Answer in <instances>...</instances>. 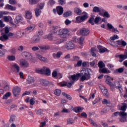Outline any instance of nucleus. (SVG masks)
I'll return each instance as SVG.
<instances>
[{"label":"nucleus","instance_id":"nucleus-62","mask_svg":"<svg viewBox=\"0 0 127 127\" xmlns=\"http://www.w3.org/2000/svg\"><path fill=\"white\" fill-rule=\"evenodd\" d=\"M5 52H6V50L5 49H3V52L0 50V56H3Z\"/></svg>","mask_w":127,"mask_h":127},{"label":"nucleus","instance_id":"nucleus-20","mask_svg":"<svg viewBox=\"0 0 127 127\" xmlns=\"http://www.w3.org/2000/svg\"><path fill=\"white\" fill-rule=\"evenodd\" d=\"M40 84L42 86H43L44 87H47V86L51 84V82L45 79H42L40 80Z\"/></svg>","mask_w":127,"mask_h":127},{"label":"nucleus","instance_id":"nucleus-6","mask_svg":"<svg viewBox=\"0 0 127 127\" xmlns=\"http://www.w3.org/2000/svg\"><path fill=\"white\" fill-rule=\"evenodd\" d=\"M77 34H80L82 36H88L90 34V30L88 28H83L77 32Z\"/></svg>","mask_w":127,"mask_h":127},{"label":"nucleus","instance_id":"nucleus-49","mask_svg":"<svg viewBox=\"0 0 127 127\" xmlns=\"http://www.w3.org/2000/svg\"><path fill=\"white\" fill-rule=\"evenodd\" d=\"M14 120H15V116L11 115L10 117V120L9 122L11 124L14 122Z\"/></svg>","mask_w":127,"mask_h":127},{"label":"nucleus","instance_id":"nucleus-5","mask_svg":"<svg viewBox=\"0 0 127 127\" xmlns=\"http://www.w3.org/2000/svg\"><path fill=\"white\" fill-rule=\"evenodd\" d=\"M68 32L69 31L67 29H61L58 32V35H59L61 38H66Z\"/></svg>","mask_w":127,"mask_h":127},{"label":"nucleus","instance_id":"nucleus-16","mask_svg":"<svg viewBox=\"0 0 127 127\" xmlns=\"http://www.w3.org/2000/svg\"><path fill=\"white\" fill-rule=\"evenodd\" d=\"M40 41V37L39 36H35L33 37V38L31 40V43L35 44L36 43H38Z\"/></svg>","mask_w":127,"mask_h":127},{"label":"nucleus","instance_id":"nucleus-25","mask_svg":"<svg viewBox=\"0 0 127 127\" xmlns=\"http://www.w3.org/2000/svg\"><path fill=\"white\" fill-rule=\"evenodd\" d=\"M99 15H101L103 17H106V18H110L111 17V15L108 12V11H104V12H102L101 13H99Z\"/></svg>","mask_w":127,"mask_h":127},{"label":"nucleus","instance_id":"nucleus-3","mask_svg":"<svg viewBox=\"0 0 127 127\" xmlns=\"http://www.w3.org/2000/svg\"><path fill=\"white\" fill-rule=\"evenodd\" d=\"M48 39L50 40H53L54 41V44H56L58 45L59 44H61V43H63L64 41H65V40L64 39H58L57 37H53L52 35H50L48 36Z\"/></svg>","mask_w":127,"mask_h":127},{"label":"nucleus","instance_id":"nucleus-46","mask_svg":"<svg viewBox=\"0 0 127 127\" xmlns=\"http://www.w3.org/2000/svg\"><path fill=\"white\" fill-rule=\"evenodd\" d=\"M84 37H81L79 39H77V42L80 45H82L83 44V42H84Z\"/></svg>","mask_w":127,"mask_h":127},{"label":"nucleus","instance_id":"nucleus-26","mask_svg":"<svg viewBox=\"0 0 127 127\" xmlns=\"http://www.w3.org/2000/svg\"><path fill=\"white\" fill-rule=\"evenodd\" d=\"M23 18L22 17V16H20V15H18L15 17L14 22L17 24L19 23V22H21V21L23 20Z\"/></svg>","mask_w":127,"mask_h":127},{"label":"nucleus","instance_id":"nucleus-64","mask_svg":"<svg viewBox=\"0 0 127 127\" xmlns=\"http://www.w3.org/2000/svg\"><path fill=\"white\" fill-rule=\"evenodd\" d=\"M45 126H46V122L45 121L41 122L40 127H44Z\"/></svg>","mask_w":127,"mask_h":127},{"label":"nucleus","instance_id":"nucleus-21","mask_svg":"<svg viewBox=\"0 0 127 127\" xmlns=\"http://www.w3.org/2000/svg\"><path fill=\"white\" fill-rule=\"evenodd\" d=\"M64 11V9H63V7L61 6H57V12L59 15H62L63 14V12Z\"/></svg>","mask_w":127,"mask_h":127},{"label":"nucleus","instance_id":"nucleus-50","mask_svg":"<svg viewBox=\"0 0 127 127\" xmlns=\"http://www.w3.org/2000/svg\"><path fill=\"white\" fill-rule=\"evenodd\" d=\"M59 4L63 5L66 4V0H58Z\"/></svg>","mask_w":127,"mask_h":127},{"label":"nucleus","instance_id":"nucleus-17","mask_svg":"<svg viewBox=\"0 0 127 127\" xmlns=\"http://www.w3.org/2000/svg\"><path fill=\"white\" fill-rule=\"evenodd\" d=\"M15 35L16 38H21L23 37V35H25V32L21 31H18L16 32Z\"/></svg>","mask_w":127,"mask_h":127},{"label":"nucleus","instance_id":"nucleus-55","mask_svg":"<svg viewBox=\"0 0 127 127\" xmlns=\"http://www.w3.org/2000/svg\"><path fill=\"white\" fill-rule=\"evenodd\" d=\"M61 94V90L59 89H56L55 90V94L56 95V96H60Z\"/></svg>","mask_w":127,"mask_h":127},{"label":"nucleus","instance_id":"nucleus-15","mask_svg":"<svg viewBox=\"0 0 127 127\" xmlns=\"http://www.w3.org/2000/svg\"><path fill=\"white\" fill-rule=\"evenodd\" d=\"M81 76L80 73H76V74H73L71 75L70 78L72 79V81L71 82H73L74 83L75 81H78L79 80V77Z\"/></svg>","mask_w":127,"mask_h":127},{"label":"nucleus","instance_id":"nucleus-48","mask_svg":"<svg viewBox=\"0 0 127 127\" xmlns=\"http://www.w3.org/2000/svg\"><path fill=\"white\" fill-rule=\"evenodd\" d=\"M11 54H12L13 55H14V54H16V49L15 48H11L8 51Z\"/></svg>","mask_w":127,"mask_h":127},{"label":"nucleus","instance_id":"nucleus-39","mask_svg":"<svg viewBox=\"0 0 127 127\" xmlns=\"http://www.w3.org/2000/svg\"><path fill=\"white\" fill-rule=\"evenodd\" d=\"M74 12L76 13L77 15H81V14H82V10L79 8H75Z\"/></svg>","mask_w":127,"mask_h":127},{"label":"nucleus","instance_id":"nucleus-1","mask_svg":"<svg viewBox=\"0 0 127 127\" xmlns=\"http://www.w3.org/2000/svg\"><path fill=\"white\" fill-rule=\"evenodd\" d=\"M104 77L105 78H107L106 79V83L107 84V85H109L111 91L115 92L116 88L117 90L120 91V93H123V86L121 85L120 81L116 80L114 82V84L111 82V80H113V78H111V77H110L109 75H105Z\"/></svg>","mask_w":127,"mask_h":127},{"label":"nucleus","instance_id":"nucleus-22","mask_svg":"<svg viewBox=\"0 0 127 127\" xmlns=\"http://www.w3.org/2000/svg\"><path fill=\"white\" fill-rule=\"evenodd\" d=\"M97 48L100 53H105V52H107L108 51V49H107V48H105L101 45L98 46Z\"/></svg>","mask_w":127,"mask_h":127},{"label":"nucleus","instance_id":"nucleus-35","mask_svg":"<svg viewBox=\"0 0 127 127\" xmlns=\"http://www.w3.org/2000/svg\"><path fill=\"white\" fill-rule=\"evenodd\" d=\"M73 84H74V81H71L70 82H68V83L67 82H66L65 83H63L62 84V86L63 87H66V86H67L68 88H71L72 85H73Z\"/></svg>","mask_w":127,"mask_h":127},{"label":"nucleus","instance_id":"nucleus-52","mask_svg":"<svg viewBox=\"0 0 127 127\" xmlns=\"http://www.w3.org/2000/svg\"><path fill=\"white\" fill-rule=\"evenodd\" d=\"M38 2L37 0H29V4L31 5L36 4Z\"/></svg>","mask_w":127,"mask_h":127},{"label":"nucleus","instance_id":"nucleus-27","mask_svg":"<svg viewBox=\"0 0 127 127\" xmlns=\"http://www.w3.org/2000/svg\"><path fill=\"white\" fill-rule=\"evenodd\" d=\"M4 9H9L10 10H16V7L13 6L11 5H9L7 4L5 5V7H4Z\"/></svg>","mask_w":127,"mask_h":127},{"label":"nucleus","instance_id":"nucleus-51","mask_svg":"<svg viewBox=\"0 0 127 127\" xmlns=\"http://www.w3.org/2000/svg\"><path fill=\"white\" fill-rule=\"evenodd\" d=\"M9 18H10V16H4L3 17V20L5 22H9Z\"/></svg>","mask_w":127,"mask_h":127},{"label":"nucleus","instance_id":"nucleus-53","mask_svg":"<svg viewBox=\"0 0 127 127\" xmlns=\"http://www.w3.org/2000/svg\"><path fill=\"white\" fill-rule=\"evenodd\" d=\"M123 72H124V68L123 67L117 69L115 70L116 73H123Z\"/></svg>","mask_w":127,"mask_h":127},{"label":"nucleus","instance_id":"nucleus-47","mask_svg":"<svg viewBox=\"0 0 127 127\" xmlns=\"http://www.w3.org/2000/svg\"><path fill=\"white\" fill-rule=\"evenodd\" d=\"M118 44L119 45H122V46H127V42L126 41L123 40V41H118Z\"/></svg>","mask_w":127,"mask_h":127},{"label":"nucleus","instance_id":"nucleus-36","mask_svg":"<svg viewBox=\"0 0 127 127\" xmlns=\"http://www.w3.org/2000/svg\"><path fill=\"white\" fill-rule=\"evenodd\" d=\"M32 17V13L29 11L26 12V18L27 19H31Z\"/></svg>","mask_w":127,"mask_h":127},{"label":"nucleus","instance_id":"nucleus-37","mask_svg":"<svg viewBox=\"0 0 127 127\" xmlns=\"http://www.w3.org/2000/svg\"><path fill=\"white\" fill-rule=\"evenodd\" d=\"M56 3V1L54 0H49L48 2V6L52 7Z\"/></svg>","mask_w":127,"mask_h":127},{"label":"nucleus","instance_id":"nucleus-30","mask_svg":"<svg viewBox=\"0 0 127 127\" xmlns=\"http://www.w3.org/2000/svg\"><path fill=\"white\" fill-rule=\"evenodd\" d=\"M98 52V50H96L95 48H91V54L93 57H97V55H96V53Z\"/></svg>","mask_w":127,"mask_h":127},{"label":"nucleus","instance_id":"nucleus-45","mask_svg":"<svg viewBox=\"0 0 127 127\" xmlns=\"http://www.w3.org/2000/svg\"><path fill=\"white\" fill-rule=\"evenodd\" d=\"M7 59L9 61H14L15 60V56L13 55L8 56Z\"/></svg>","mask_w":127,"mask_h":127},{"label":"nucleus","instance_id":"nucleus-11","mask_svg":"<svg viewBox=\"0 0 127 127\" xmlns=\"http://www.w3.org/2000/svg\"><path fill=\"white\" fill-rule=\"evenodd\" d=\"M23 56L25 57L26 59L31 61V62H33V58H32V56H31V54L27 52H24L22 53Z\"/></svg>","mask_w":127,"mask_h":127},{"label":"nucleus","instance_id":"nucleus-34","mask_svg":"<svg viewBox=\"0 0 127 127\" xmlns=\"http://www.w3.org/2000/svg\"><path fill=\"white\" fill-rule=\"evenodd\" d=\"M35 15L37 17H38V16H40V14H41V9L36 8L34 9Z\"/></svg>","mask_w":127,"mask_h":127},{"label":"nucleus","instance_id":"nucleus-40","mask_svg":"<svg viewBox=\"0 0 127 127\" xmlns=\"http://www.w3.org/2000/svg\"><path fill=\"white\" fill-rule=\"evenodd\" d=\"M45 73L44 75H46L47 76H50V75L51 74V70H50V69H49V68H47L46 67H45Z\"/></svg>","mask_w":127,"mask_h":127},{"label":"nucleus","instance_id":"nucleus-29","mask_svg":"<svg viewBox=\"0 0 127 127\" xmlns=\"http://www.w3.org/2000/svg\"><path fill=\"white\" fill-rule=\"evenodd\" d=\"M83 110H84V108L83 107H76L73 108V111L75 112V113H81Z\"/></svg>","mask_w":127,"mask_h":127},{"label":"nucleus","instance_id":"nucleus-60","mask_svg":"<svg viewBox=\"0 0 127 127\" xmlns=\"http://www.w3.org/2000/svg\"><path fill=\"white\" fill-rule=\"evenodd\" d=\"M111 40H115V39H119V36L117 35H115L113 37H111Z\"/></svg>","mask_w":127,"mask_h":127},{"label":"nucleus","instance_id":"nucleus-23","mask_svg":"<svg viewBox=\"0 0 127 127\" xmlns=\"http://www.w3.org/2000/svg\"><path fill=\"white\" fill-rule=\"evenodd\" d=\"M35 71L36 73L44 75L45 74V66H44L43 68H36Z\"/></svg>","mask_w":127,"mask_h":127},{"label":"nucleus","instance_id":"nucleus-19","mask_svg":"<svg viewBox=\"0 0 127 127\" xmlns=\"http://www.w3.org/2000/svg\"><path fill=\"white\" fill-rule=\"evenodd\" d=\"M36 57L38 58V59H39L40 61H42L45 63H48V59H47V58L43 57L40 55H37Z\"/></svg>","mask_w":127,"mask_h":127},{"label":"nucleus","instance_id":"nucleus-28","mask_svg":"<svg viewBox=\"0 0 127 127\" xmlns=\"http://www.w3.org/2000/svg\"><path fill=\"white\" fill-rule=\"evenodd\" d=\"M12 67L13 68L14 71V72H15V73H18V72H19L20 67H19V65H18V64H13Z\"/></svg>","mask_w":127,"mask_h":127},{"label":"nucleus","instance_id":"nucleus-8","mask_svg":"<svg viewBox=\"0 0 127 127\" xmlns=\"http://www.w3.org/2000/svg\"><path fill=\"white\" fill-rule=\"evenodd\" d=\"M120 120L121 123H126L127 122V113L122 111L120 112Z\"/></svg>","mask_w":127,"mask_h":127},{"label":"nucleus","instance_id":"nucleus-4","mask_svg":"<svg viewBox=\"0 0 127 127\" xmlns=\"http://www.w3.org/2000/svg\"><path fill=\"white\" fill-rule=\"evenodd\" d=\"M82 13H83L84 15L82 16H79L76 17V22L77 23H81L82 21H84V20H85V19H87V18L89 17V16H88V13L83 11Z\"/></svg>","mask_w":127,"mask_h":127},{"label":"nucleus","instance_id":"nucleus-43","mask_svg":"<svg viewBox=\"0 0 127 127\" xmlns=\"http://www.w3.org/2000/svg\"><path fill=\"white\" fill-rule=\"evenodd\" d=\"M72 14V12L71 11H67L66 12H65L63 15L64 17H68V16H70V15Z\"/></svg>","mask_w":127,"mask_h":127},{"label":"nucleus","instance_id":"nucleus-32","mask_svg":"<svg viewBox=\"0 0 127 127\" xmlns=\"http://www.w3.org/2000/svg\"><path fill=\"white\" fill-rule=\"evenodd\" d=\"M99 73H103L104 74H106L107 73H111V71H110L109 70H108V69L106 68H100L99 69Z\"/></svg>","mask_w":127,"mask_h":127},{"label":"nucleus","instance_id":"nucleus-38","mask_svg":"<svg viewBox=\"0 0 127 127\" xmlns=\"http://www.w3.org/2000/svg\"><path fill=\"white\" fill-rule=\"evenodd\" d=\"M39 47L40 49H42V50H49V49H50V46L48 45L40 46Z\"/></svg>","mask_w":127,"mask_h":127},{"label":"nucleus","instance_id":"nucleus-31","mask_svg":"<svg viewBox=\"0 0 127 127\" xmlns=\"http://www.w3.org/2000/svg\"><path fill=\"white\" fill-rule=\"evenodd\" d=\"M35 81V80L34 77L29 76L27 79V84H32V83H34Z\"/></svg>","mask_w":127,"mask_h":127},{"label":"nucleus","instance_id":"nucleus-9","mask_svg":"<svg viewBox=\"0 0 127 127\" xmlns=\"http://www.w3.org/2000/svg\"><path fill=\"white\" fill-rule=\"evenodd\" d=\"M13 35L12 33H9L7 35L6 34H3L0 37V40L3 42H5L6 40H8V37L12 36Z\"/></svg>","mask_w":127,"mask_h":127},{"label":"nucleus","instance_id":"nucleus-7","mask_svg":"<svg viewBox=\"0 0 127 127\" xmlns=\"http://www.w3.org/2000/svg\"><path fill=\"white\" fill-rule=\"evenodd\" d=\"M75 47V44L71 41L66 42L64 45V48L66 49V50H72V49H74Z\"/></svg>","mask_w":127,"mask_h":127},{"label":"nucleus","instance_id":"nucleus-14","mask_svg":"<svg viewBox=\"0 0 127 127\" xmlns=\"http://www.w3.org/2000/svg\"><path fill=\"white\" fill-rule=\"evenodd\" d=\"M34 28H35V25H31L25 29V31L26 33H29L32 32L34 30Z\"/></svg>","mask_w":127,"mask_h":127},{"label":"nucleus","instance_id":"nucleus-2","mask_svg":"<svg viewBox=\"0 0 127 127\" xmlns=\"http://www.w3.org/2000/svg\"><path fill=\"white\" fill-rule=\"evenodd\" d=\"M83 71L84 73L83 75H82L80 79L81 82H84V81L88 80L90 78H91V72H92V70H91V69L86 68Z\"/></svg>","mask_w":127,"mask_h":127},{"label":"nucleus","instance_id":"nucleus-63","mask_svg":"<svg viewBox=\"0 0 127 127\" xmlns=\"http://www.w3.org/2000/svg\"><path fill=\"white\" fill-rule=\"evenodd\" d=\"M90 123L92 125L94 126V127H98V125L92 120H90Z\"/></svg>","mask_w":127,"mask_h":127},{"label":"nucleus","instance_id":"nucleus-42","mask_svg":"<svg viewBox=\"0 0 127 127\" xmlns=\"http://www.w3.org/2000/svg\"><path fill=\"white\" fill-rule=\"evenodd\" d=\"M94 19L95 15H92L89 19V23H91L92 25H94V24H95V23H94Z\"/></svg>","mask_w":127,"mask_h":127},{"label":"nucleus","instance_id":"nucleus-18","mask_svg":"<svg viewBox=\"0 0 127 127\" xmlns=\"http://www.w3.org/2000/svg\"><path fill=\"white\" fill-rule=\"evenodd\" d=\"M92 11L93 12H99V13H101L102 12H104V11H105V9L98 6H95L93 7Z\"/></svg>","mask_w":127,"mask_h":127},{"label":"nucleus","instance_id":"nucleus-13","mask_svg":"<svg viewBox=\"0 0 127 127\" xmlns=\"http://www.w3.org/2000/svg\"><path fill=\"white\" fill-rule=\"evenodd\" d=\"M60 30V28L57 26H53L52 27V33L53 34H55L56 35H58V32Z\"/></svg>","mask_w":127,"mask_h":127},{"label":"nucleus","instance_id":"nucleus-33","mask_svg":"<svg viewBox=\"0 0 127 127\" xmlns=\"http://www.w3.org/2000/svg\"><path fill=\"white\" fill-rule=\"evenodd\" d=\"M101 92L103 94V95L105 96V97H109V93L108 92L107 89L104 87L103 88L101 89Z\"/></svg>","mask_w":127,"mask_h":127},{"label":"nucleus","instance_id":"nucleus-41","mask_svg":"<svg viewBox=\"0 0 127 127\" xmlns=\"http://www.w3.org/2000/svg\"><path fill=\"white\" fill-rule=\"evenodd\" d=\"M11 96V93L10 92H7L5 93V95L3 96L2 99L3 100H7V98L9 97H10Z\"/></svg>","mask_w":127,"mask_h":127},{"label":"nucleus","instance_id":"nucleus-56","mask_svg":"<svg viewBox=\"0 0 127 127\" xmlns=\"http://www.w3.org/2000/svg\"><path fill=\"white\" fill-rule=\"evenodd\" d=\"M75 123V121L72 119H69L67 120V124L68 125H72V124H74Z\"/></svg>","mask_w":127,"mask_h":127},{"label":"nucleus","instance_id":"nucleus-44","mask_svg":"<svg viewBox=\"0 0 127 127\" xmlns=\"http://www.w3.org/2000/svg\"><path fill=\"white\" fill-rule=\"evenodd\" d=\"M98 67H99L100 69H102V68L106 67V65L105 64H104V62H103L102 61H100L98 63Z\"/></svg>","mask_w":127,"mask_h":127},{"label":"nucleus","instance_id":"nucleus-59","mask_svg":"<svg viewBox=\"0 0 127 127\" xmlns=\"http://www.w3.org/2000/svg\"><path fill=\"white\" fill-rule=\"evenodd\" d=\"M100 19H101L100 17H96V18L94 19L95 23L96 24L99 23V21H100Z\"/></svg>","mask_w":127,"mask_h":127},{"label":"nucleus","instance_id":"nucleus-57","mask_svg":"<svg viewBox=\"0 0 127 127\" xmlns=\"http://www.w3.org/2000/svg\"><path fill=\"white\" fill-rule=\"evenodd\" d=\"M4 34H6L7 35V34H8V33H9V28H8V27H5L4 28Z\"/></svg>","mask_w":127,"mask_h":127},{"label":"nucleus","instance_id":"nucleus-58","mask_svg":"<svg viewBox=\"0 0 127 127\" xmlns=\"http://www.w3.org/2000/svg\"><path fill=\"white\" fill-rule=\"evenodd\" d=\"M52 76L53 78H56L57 77V71H54L52 73Z\"/></svg>","mask_w":127,"mask_h":127},{"label":"nucleus","instance_id":"nucleus-12","mask_svg":"<svg viewBox=\"0 0 127 127\" xmlns=\"http://www.w3.org/2000/svg\"><path fill=\"white\" fill-rule=\"evenodd\" d=\"M20 91H21V89L20 87L18 86H15L13 88L12 92L14 96L16 97V96H18L19 95V93H20Z\"/></svg>","mask_w":127,"mask_h":127},{"label":"nucleus","instance_id":"nucleus-24","mask_svg":"<svg viewBox=\"0 0 127 127\" xmlns=\"http://www.w3.org/2000/svg\"><path fill=\"white\" fill-rule=\"evenodd\" d=\"M107 27H108L109 29H112L113 32H115V33L118 32V33H119V30H118V29L115 28L112 24L108 23Z\"/></svg>","mask_w":127,"mask_h":127},{"label":"nucleus","instance_id":"nucleus-54","mask_svg":"<svg viewBox=\"0 0 127 127\" xmlns=\"http://www.w3.org/2000/svg\"><path fill=\"white\" fill-rule=\"evenodd\" d=\"M119 58L120 59H126L127 58V53L125 55H119Z\"/></svg>","mask_w":127,"mask_h":127},{"label":"nucleus","instance_id":"nucleus-10","mask_svg":"<svg viewBox=\"0 0 127 127\" xmlns=\"http://www.w3.org/2000/svg\"><path fill=\"white\" fill-rule=\"evenodd\" d=\"M20 65L23 68H28L29 67V63L24 59H22L20 61Z\"/></svg>","mask_w":127,"mask_h":127},{"label":"nucleus","instance_id":"nucleus-61","mask_svg":"<svg viewBox=\"0 0 127 127\" xmlns=\"http://www.w3.org/2000/svg\"><path fill=\"white\" fill-rule=\"evenodd\" d=\"M94 98H95V93H91L90 94V97L88 99L89 101H90V100H93L94 99Z\"/></svg>","mask_w":127,"mask_h":127}]
</instances>
